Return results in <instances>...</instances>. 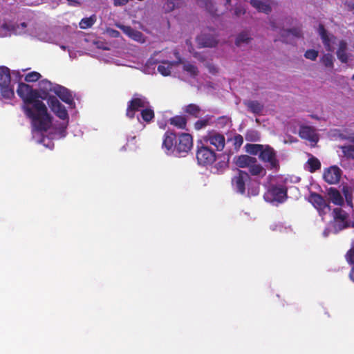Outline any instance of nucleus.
<instances>
[{
    "label": "nucleus",
    "mask_w": 354,
    "mask_h": 354,
    "mask_svg": "<svg viewBox=\"0 0 354 354\" xmlns=\"http://www.w3.org/2000/svg\"><path fill=\"white\" fill-rule=\"evenodd\" d=\"M26 117L31 120L34 130L39 132H46L50 127L59 138H65L67 135V127L69 122L68 112H54L59 120L53 119L48 112H25Z\"/></svg>",
    "instance_id": "f257e3e1"
},
{
    "label": "nucleus",
    "mask_w": 354,
    "mask_h": 354,
    "mask_svg": "<svg viewBox=\"0 0 354 354\" xmlns=\"http://www.w3.org/2000/svg\"><path fill=\"white\" fill-rule=\"evenodd\" d=\"M246 152L252 156H259V159L263 162L269 169L279 170L280 168L279 160L277 158V151L268 145L246 144L245 145Z\"/></svg>",
    "instance_id": "f03ea898"
},
{
    "label": "nucleus",
    "mask_w": 354,
    "mask_h": 354,
    "mask_svg": "<svg viewBox=\"0 0 354 354\" xmlns=\"http://www.w3.org/2000/svg\"><path fill=\"white\" fill-rule=\"evenodd\" d=\"M17 94L23 100L35 108V111H47L45 103L42 102V95L37 90H33L29 85L24 83L19 84Z\"/></svg>",
    "instance_id": "7ed1b4c3"
},
{
    "label": "nucleus",
    "mask_w": 354,
    "mask_h": 354,
    "mask_svg": "<svg viewBox=\"0 0 354 354\" xmlns=\"http://www.w3.org/2000/svg\"><path fill=\"white\" fill-rule=\"evenodd\" d=\"M56 86H58V84H53L50 81L44 80L40 82V91H38V92L43 97L42 101L44 100L47 102V104L51 111H66L55 96L50 95L48 94V92L50 91L54 93V88Z\"/></svg>",
    "instance_id": "20e7f679"
},
{
    "label": "nucleus",
    "mask_w": 354,
    "mask_h": 354,
    "mask_svg": "<svg viewBox=\"0 0 354 354\" xmlns=\"http://www.w3.org/2000/svg\"><path fill=\"white\" fill-rule=\"evenodd\" d=\"M0 93L5 98H11L14 95L13 88L10 84V73L8 68L0 67Z\"/></svg>",
    "instance_id": "39448f33"
},
{
    "label": "nucleus",
    "mask_w": 354,
    "mask_h": 354,
    "mask_svg": "<svg viewBox=\"0 0 354 354\" xmlns=\"http://www.w3.org/2000/svg\"><path fill=\"white\" fill-rule=\"evenodd\" d=\"M193 147V138L187 133H181L177 136L174 151L182 156H186Z\"/></svg>",
    "instance_id": "423d86ee"
},
{
    "label": "nucleus",
    "mask_w": 354,
    "mask_h": 354,
    "mask_svg": "<svg viewBox=\"0 0 354 354\" xmlns=\"http://www.w3.org/2000/svg\"><path fill=\"white\" fill-rule=\"evenodd\" d=\"M196 159L201 165H210L216 160V153L209 147L202 144L197 146Z\"/></svg>",
    "instance_id": "0eeeda50"
},
{
    "label": "nucleus",
    "mask_w": 354,
    "mask_h": 354,
    "mask_svg": "<svg viewBox=\"0 0 354 354\" xmlns=\"http://www.w3.org/2000/svg\"><path fill=\"white\" fill-rule=\"evenodd\" d=\"M250 180L251 178L248 172L238 169L237 174L232 178V185L238 193L244 194L245 185Z\"/></svg>",
    "instance_id": "6e6552de"
},
{
    "label": "nucleus",
    "mask_w": 354,
    "mask_h": 354,
    "mask_svg": "<svg viewBox=\"0 0 354 354\" xmlns=\"http://www.w3.org/2000/svg\"><path fill=\"white\" fill-rule=\"evenodd\" d=\"M309 202L319 212V215L324 216L331 209L330 204L319 194L311 192L309 196Z\"/></svg>",
    "instance_id": "1a4fd4ad"
},
{
    "label": "nucleus",
    "mask_w": 354,
    "mask_h": 354,
    "mask_svg": "<svg viewBox=\"0 0 354 354\" xmlns=\"http://www.w3.org/2000/svg\"><path fill=\"white\" fill-rule=\"evenodd\" d=\"M333 216L334 219V227L337 231L343 230L350 226L348 222V214L340 207L333 209Z\"/></svg>",
    "instance_id": "9d476101"
},
{
    "label": "nucleus",
    "mask_w": 354,
    "mask_h": 354,
    "mask_svg": "<svg viewBox=\"0 0 354 354\" xmlns=\"http://www.w3.org/2000/svg\"><path fill=\"white\" fill-rule=\"evenodd\" d=\"M318 32L327 51L332 52L338 46V41L341 40L328 33L322 25H319Z\"/></svg>",
    "instance_id": "9b49d317"
},
{
    "label": "nucleus",
    "mask_w": 354,
    "mask_h": 354,
    "mask_svg": "<svg viewBox=\"0 0 354 354\" xmlns=\"http://www.w3.org/2000/svg\"><path fill=\"white\" fill-rule=\"evenodd\" d=\"M200 48H212L217 45L218 39L214 32L203 31L196 39Z\"/></svg>",
    "instance_id": "f8f14e48"
},
{
    "label": "nucleus",
    "mask_w": 354,
    "mask_h": 354,
    "mask_svg": "<svg viewBox=\"0 0 354 354\" xmlns=\"http://www.w3.org/2000/svg\"><path fill=\"white\" fill-rule=\"evenodd\" d=\"M204 141L213 145L217 151H222L225 147V138L223 134L217 132L209 133L204 138Z\"/></svg>",
    "instance_id": "ddd939ff"
},
{
    "label": "nucleus",
    "mask_w": 354,
    "mask_h": 354,
    "mask_svg": "<svg viewBox=\"0 0 354 354\" xmlns=\"http://www.w3.org/2000/svg\"><path fill=\"white\" fill-rule=\"evenodd\" d=\"M54 93L65 103L68 104L69 109H75V102L72 93L66 88L59 85L54 88Z\"/></svg>",
    "instance_id": "4468645a"
},
{
    "label": "nucleus",
    "mask_w": 354,
    "mask_h": 354,
    "mask_svg": "<svg viewBox=\"0 0 354 354\" xmlns=\"http://www.w3.org/2000/svg\"><path fill=\"white\" fill-rule=\"evenodd\" d=\"M342 170L337 166H331L326 169L323 174L324 180L330 185H335L339 182Z\"/></svg>",
    "instance_id": "2eb2a0df"
},
{
    "label": "nucleus",
    "mask_w": 354,
    "mask_h": 354,
    "mask_svg": "<svg viewBox=\"0 0 354 354\" xmlns=\"http://www.w3.org/2000/svg\"><path fill=\"white\" fill-rule=\"evenodd\" d=\"M149 102L143 97H134L129 102L127 111H152Z\"/></svg>",
    "instance_id": "dca6fc26"
},
{
    "label": "nucleus",
    "mask_w": 354,
    "mask_h": 354,
    "mask_svg": "<svg viewBox=\"0 0 354 354\" xmlns=\"http://www.w3.org/2000/svg\"><path fill=\"white\" fill-rule=\"evenodd\" d=\"M115 26L122 30V32L131 39L140 43L145 42V38L143 34L136 30H134L131 26H124L121 24H117Z\"/></svg>",
    "instance_id": "f3484780"
},
{
    "label": "nucleus",
    "mask_w": 354,
    "mask_h": 354,
    "mask_svg": "<svg viewBox=\"0 0 354 354\" xmlns=\"http://www.w3.org/2000/svg\"><path fill=\"white\" fill-rule=\"evenodd\" d=\"M299 135L301 138L311 142L317 143L319 141V137L315 129L308 126H301L299 131Z\"/></svg>",
    "instance_id": "a211bd4d"
},
{
    "label": "nucleus",
    "mask_w": 354,
    "mask_h": 354,
    "mask_svg": "<svg viewBox=\"0 0 354 354\" xmlns=\"http://www.w3.org/2000/svg\"><path fill=\"white\" fill-rule=\"evenodd\" d=\"M272 200L278 203H283L287 197V189L284 186H272L269 190Z\"/></svg>",
    "instance_id": "6ab92c4d"
},
{
    "label": "nucleus",
    "mask_w": 354,
    "mask_h": 354,
    "mask_svg": "<svg viewBox=\"0 0 354 354\" xmlns=\"http://www.w3.org/2000/svg\"><path fill=\"white\" fill-rule=\"evenodd\" d=\"M337 57L342 63H347L350 59L351 55L347 53V43L342 40L338 41Z\"/></svg>",
    "instance_id": "aec40b11"
},
{
    "label": "nucleus",
    "mask_w": 354,
    "mask_h": 354,
    "mask_svg": "<svg viewBox=\"0 0 354 354\" xmlns=\"http://www.w3.org/2000/svg\"><path fill=\"white\" fill-rule=\"evenodd\" d=\"M250 3L259 12L267 14L271 12L270 0H250Z\"/></svg>",
    "instance_id": "412c9836"
},
{
    "label": "nucleus",
    "mask_w": 354,
    "mask_h": 354,
    "mask_svg": "<svg viewBox=\"0 0 354 354\" xmlns=\"http://www.w3.org/2000/svg\"><path fill=\"white\" fill-rule=\"evenodd\" d=\"M327 194L329 200L335 205L342 206L344 205V198L340 192L335 188L330 187L327 189Z\"/></svg>",
    "instance_id": "4be33fe9"
},
{
    "label": "nucleus",
    "mask_w": 354,
    "mask_h": 354,
    "mask_svg": "<svg viewBox=\"0 0 354 354\" xmlns=\"http://www.w3.org/2000/svg\"><path fill=\"white\" fill-rule=\"evenodd\" d=\"M177 140V135L173 132H165L162 141V147L167 151L174 150L176 140Z\"/></svg>",
    "instance_id": "5701e85b"
},
{
    "label": "nucleus",
    "mask_w": 354,
    "mask_h": 354,
    "mask_svg": "<svg viewBox=\"0 0 354 354\" xmlns=\"http://www.w3.org/2000/svg\"><path fill=\"white\" fill-rule=\"evenodd\" d=\"M256 158L248 155H241L235 158L234 163L240 168H249L251 164L255 162Z\"/></svg>",
    "instance_id": "b1692460"
},
{
    "label": "nucleus",
    "mask_w": 354,
    "mask_h": 354,
    "mask_svg": "<svg viewBox=\"0 0 354 354\" xmlns=\"http://www.w3.org/2000/svg\"><path fill=\"white\" fill-rule=\"evenodd\" d=\"M181 62L180 60L178 62H169L167 61H162L159 62V65L158 66V71L164 76L169 75L171 73V70L174 67H175L178 63Z\"/></svg>",
    "instance_id": "393cba45"
},
{
    "label": "nucleus",
    "mask_w": 354,
    "mask_h": 354,
    "mask_svg": "<svg viewBox=\"0 0 354 354\" xmlns=\"http://www.w3.org/2000/svg\"><path fill=\"white\" fill-rule=\"evenodd\" d=\"M346 139L353 142V144L341 146L340 149L346 158L354 160V135H351Z\"/></svg>",
    "instance_id": "a878e982"
},
{
    "label": "nucleus",
    "mask_w": 354,
    "mask_h": 354,
    "mask_svg": "<svg viewBox=\"0 0 354 354\" xmlns=\"http://www.w3.org/2000/svg\"><path fill=\"white\" fill-rule=\"evenodd\" d=\"M248 170L250 175L252 176H264L266 174V169H264L261 164L258 163L257 159L255 162L251 164V165L248 168Z\"/></svg>",
    "instance_id": "bb28decb"
},
{
    "label": "nucleus",
    "mask_w": 354,
    "mask_h": 354,
    "mask_svg": "<svg viewBox=\"0 0 354 354\" xmlns=\"http://www.w3.org/2000/svg\"><path fill=\"white\" fill-rule=\"evenodd\" d=\"M342 192L345 198L346 205L353 208V188L348 185H344Z\"/></svg>",
    "instance_id": "cd10ccee"
},
{
    "label": "nucleus",
    "mask_w": 354,
    "mask_h": 354,
    "mask_svg": "<svg viewBox=\"0 0 354 354\" xmlns=\"http://www.w3.org/2000/svg\"><path fill=\"white\" fill-rule=\"evenodd\" d=\"M251 37L248 32H243L240 33L236 39V46L239 48H243L246 46L250 41Z\"/></svg>",
    "instance_id": "c85d7f7f"
},
{
    "label": "nucleus",
    "mask_w": 354,
    "mask_h": 354,
    "mask_svg": "<svg viewBox=\"0 0 354 354\" xmlns=\"http://www.w3.org/2000/svg\"><path fill=\"white\" fill-rule=\"evenodd\" d=\"M169 123L178 129H184L186 128L187 120L181 115H176L169 119Z\"/></svg>",
    "instance_id": "c756f323"
},
{
    "label": "nucleus",
    "mask_w": 354,
    "mask_h": 354,
    "mask_svg": "<svg viewBox=\"0 0 354 354\" xmlns=\"http://www.w3.org/2000/svg\"><path fill=\"white\" fill-rule=\"evenodd\" d=\"M335 58L333 55L326 53L320 58V62L327 68L333 69L334 67Z\"/></svg>",
    "instance_id": "7c9ffc66"
},
{
    "label": "nucleus",
    "mask_w": 354,
    "mask_h": 354,
    "mask_svg": "<svg viewBox=\"0 0 354 354\" xmlns=\"http://www.w3.org/2000/svg\"><path fill=\"white\" fill-rule=\"evenodd\" d=\"M308 170L314 173L321 168V162L316 157L311 156L307 161Z\"/></svg>",
    "instance_id": "2f4dec72"
},
{
    "label": "nucleus",
    "mask_w": 354,
    "mask_h": 354,
    "mask_svg": "<svg viewBox=\"0 0 354 354\" xmlns=\"http://www.w3.org/2000/svg\"><path fill=\"white\" fill-rule=\"evenodd\" d=\"M12 24L0 21V37H6L12 33Z\"/></svg>",
    "instance_id": "473e14b6"
},
{
    "label": "nucleus",
    "mask_w": 354,
    "mask_h": 354,
    "mask_svg": "<svg viewBox=\"0 0 354 354\" xmlns=\"http://www.w3.org/2000/svg\"><path fill=\"white\" fill-rule=\"evenodd\" d=\"M244 104L251 111H261L264 109L263 104L257 100H245Z\"/></svg>",
    "instance_id": "72a5a7b5"
},
{
    "label": "nucleus",
    "mask_w": 354,
    "mask_h": 354,
    "mask_svg": "<svg viewBox=\"0 0 354 354\" xmlns=\"http://www.w3.org/2000/svg\"><path fill=\"white\" fill-rule=\"evenodd\" d=\"M96 21V16L92 15L90 17H86L80 22V27L82 29H86L91 27Z\"/></svg>",
    "instance_id": "f704fd0d"
},
{
    "label": "nucleus",
    "mask_w": 354,
    "mask_h": 354,
    "mask_svg": "<svg viewBox=\"0 0 354 354\" xmlns=\"http://www.w3.org/2000/svg\"><path fill=\"white\" fill-rule=\"evenodd\" d=\"M138 120L142 122H150L154 118V112H140V114L137 115Z\"/></svg>",
    "instance_id": "c9c22d12"
},
{
    "label": "nucleus",
    "mask_w": 354,
    "mask_h": 354,
    "mask_svg": "<svg viewBox=\"0 0 354 354\" xmlns=\"http://www.w3.org/2000/svg\"><path fill=\"white\" fill-rule=\"evenodd\" d=\"M183 70L192 77H194L198 74V70L195 66L189 62H183Z\"/></svg>",
    "instance_id": "e433bc0d"
},
{
    "label": "nucleus",
    "mask_w": 354,
    "mask_h": 354,
    "mask_svg": "<svg viewBox=\"0 0 354 354\" xmlns=\"http://www.w3.org/2000/svg\"><path fill=\"white\" fill-rule=\"evenodd\" d=\"M260 138V134L256 130H249L245 134V140L250 142H257Z\"/></svg>",
    "instance_id": "4c0bfd02"
},
{
    "label": "nucleus",
    "mask_w": 354,
    "mask_h": 354,
    "mask_svg": "<svg viewBox=\"0 0 354 354\" xmlns=\"http://www.w3.org/2000/svg\"><path fill=\"white\" fill-rule=\"evenodd\" d=\"M209 118H205L197 120L194 124L195 129L197 130H200L205 127L209 124Z\"/></svg>",
    "instance_id": "58836bf2"
},
{
    "label": "nucleus",
    "mask_w": 354,
    "mask_h": 354,
    "mask_svg": "<svg viewBox=\"0 0 354 354\" xmlns=\"http://www.w3.org/2000/svg\"><path fill=\"white\" fill-rule=\"evenodd\" d=\"M26 27V24L23 22L19 25L15 26L12 24V33L15 34H22L25 32V28Z\"/></svg>",
    "instance_id": "ea45409f"
},
{
    "label": "nucleus",
    "mask_w": 354,
    "mask_h": 354,
    "mask_svg": "<svg viewBox=\"0 0 354 354\" xmlns=\"http://www.w3.org/2000/svg\"><path fill=\"white\" fill-rule=\"evenodd\" d=\"M155 62L153 61V59H149L145 66L144 67L143 72L146 74H151L154 72L155 67H154Z\"/></svg>",
    "instance_id": "a19ab883"
},
{
    "label": "nucleus",
    "mask_w": 354,
    "mask_h": 354,
    "mask_svg": "<svg viewBox=\"0 0 354 354\" xmlns=\"http://www.w3.org/2000/svg\"><path fill=\"white\" fill-rule=\"evenodd\" d=\"M41 77V75L37 72H31L26 75L25 80L28 82L37 81Z\"/></svg>",
    "instance_id": "79ce46f5"
},
{
    "label": "nucleus",
    "mask_w": 354,
    "mask_h": 354,
    "mask_svg": "<svg viewBox=\"0 0 354 354\" xmlns=\"http://www.w3.org/2000/svg\"><path fill=\"white\" fill-rule=\"evenodd\" d=\"M304 57L308 59L315 61L318 57V51L313 49L308 50L306 51Z\"/></svg>",
    "instance_id": "37998d69"
},
{
    "label": "nucleus",
    "mask_w": 354,
    "mask_h": 354,
    "mask_svg": "<svg viewBox=\"0 0 354 354\" xmlns=\"http://www.w3.org/2000/svg\"><path fill=\"white\" fill-rule=\"evenodd\" d=\"M345 258L349 264L354 266V246L347 251Z\"/></svg>",
    "instance_id": "c03bdc74"
},
{
    "label": "nucleus",
    "mask_w": 354,
    "mask_h": 354,
    "mask_svg": "<svg viewBox=\"0 0 354 354\" xmlns=\"http://www.w3.org/2000/svg\"><path fill=\"white\" fill-rule=\"evenodd\" d=\"M178 0H168L165 4V9L167 12L173 10L177 6Z\"/></svg>",
    "instance_id": "a18cd8bd"
},
{
    "label": "nucleus",
    "mask_w": 354,
    "mask_h": 354,
    "mask_svg": "<svg viewBox=\"0 0 354 354\" xmlns=\"http://www.w3.org/2000/svg\"><path fill=\"white\" fill-rule=\"evenodd\" d=\"M200 110H201V108L194 104H190L187 105L186 106V109H185V111H200Z\"/></svg>",
    "instance_id": "49530a36"
},
{
    "label": "nucleus",
    "mask_w": 354,
    "mask_h": 354,
    "mask_svg": "<svg viewBox=\"0 0 354 354\" xmlns=\"http://www.w3.org/2000/svg\"><path fill=\"white\" fill-rule=\"evenodd\" d=\"M130 0H113V5L115 6H122L128 3Z\"/></svg>",
    "instance_id": "de8ad7c7"
},
{
    "label": "nucleus",
    "mask_w": 354,
    "mask_h": 354,
    "mask_svg": "<svg viewBox=\"0 0 354 354\" xmlns=\"http://www.w3.org/2000/svg\"><path fill=\"white\" fill-rule=\"evenodd\" d=\"M245 9L241 7H238L235 9V15L237 16L243 15L245 13Z\"/></svg>",
    "instance_id": "09e8293b"
},
{
    "label": "nucleus",
    "mask_w": 354,
    "mask_h": 354,
    "mask_svg": "<svg viewBox=\"0 0 354 354\" xmlns=\"http://www.w3.org/2000/svg\"><path fill=\"white\" fill-rule=\"evenodd\" d=\"M109 32L110 35L113 37H118L120 36V32L115 30H113V29L109 30Z\"/></svg>",
    "instance_id": "8fccbe9b"
},
{
    "label": "nucleus",
    "mask_w": 354,
    "mask_h": 354,
    "mask_svg": "<svg viewBox=\"0 0 354 354\" xmlns=\"http://www.w3.org/2000/svg\"><path fill=\"white\" fill-rule=\"evenodd\" d=\"M288 32L290 33H291L292 35H293L294 36H295V37H299L300 36V32L297 29L290 30H288Z\"/></svg>",
    "instance_id": "3c124183"
},
{
    "label": "nucleus",
    "mask_w": 354,
    "mask_h": 354,
    "mask_svg": "<svg viewBox=\"0 0 354 354\" xmlns=\"http://www.w3.org/2000/svg\"><path fill=\"white\" fill-rule=\"evenodd\" d=\"M235 140L236 142L239 143L240 145H241L243 143V137L241 136V135H238L236 136H235Z\"/></svg>",
    "instance_id": "603ef678"
},
{
    "label": "nucleus",
    "mask_w": 354,
    "mask_h": 354,
    "mask_svg": "<svg viewBox=\"0 0 354 354\" xmlns=\"http://www.w3.org/2000/svg\"><path fill=\"white\" fill-rule=\"evenodd\" d=\"M70 5L71 6H80V3L77 0H67Z\"/></svg>",
    "instance_id": "864d4df0"
},
{
    "label": "nucleus",
    "mask_w": 354,
    "mask_h": 354,
    "mask_svg": "<svg viewBox=\"0 0 354 354\" xmlns=\"http://www.w3.org/2000/svg\"><path fill=\"white\" fill-rule=\"evenodd\" d=\"M349 277H350L351 279L354 282V266L351 268V270L349 274Z\"/></svg>",
    "instance_id": "5fc2aeb1"
},
{
    "label": "nucleus",
    "mask_w": 354,
    "mask_h": 354,
    "mask_svg": "<svg viewBox=\"0 0 354 354\" xmlns=\"http://www.w3.org/2000/svg\"><path fill=\"white\" fill-rule=\"evenodd\" d=\"M135 113H136V112H127V115L129 118H133L135 116Z\"/></svg>",
    "instance_id": "6e6d98bb"
},
{
    "label": "nucleus",
    "mask_w": 354,
    "mask_h": 354,
    "mask_svg": "<svg viewBox=\"0 0 354 354\" xmlns=\"http://www.w3.org/2000/svg\"><path fill=\"white\" fill-rule=\"evenodd\" d=\"M270 26L273 30H275L277 28L275 25V21L274 20L270 21Z\"/></svg>",
    "instance_id": "4d7b16f0"
},
{
    "label": "nucleus",
    "mask_w": 354,
    "mask_h": 354,
    "mask_svg": "<svg viewBox=\"0 0 354 354\" xmlns=\"http://www.w3.org/2000/svg\"><path fill=\"white\" fill-rule=\"evenodd\" d=\"M310 116L313 118H315V119H317V120L319 119V118L316 114H312Z\"/></svg>",
    "instance_id": "13d9d810"
},
{
    "label": "nucleus",
    "mask_w": 354,
    "mask_h": 354,
    "mask_svg": "<svg viewBox=\"0 0 354 354\" xmlns=\"http://www.w3.org/2000/svg\"><path fill=\"white\" fill-rule=\"evenodd\" d=\"M61 48H62V49H64V50H65V49H66V46H61Z\"/></svg>",
    "instance_id": "bf43d9fd"
},
{
    "label": "nucleus",
    "mask_w": 354,
    "mask_h": 354,
    "mask_svg": "<svg viewBox=\"0 0 354 354\" xmlns=\"http://www.w3.org/2000/svg\"><path fill=\"white\" fill-rule=\"evenodd\" d=\"M351 8H352V9H354V4H353V5L351 6Z\"/></svg>",
    "instance_id": "052dcab7"
},
{
    "label": "nucleus",
    "mask_w": 354,
    "mask_h": 354,
    "mask_svg": "<svg viewBox=\"0 0 354 354\" xmlns=\"http://www.w3.org/2000/svg\"><path fill=\"white\" fill-rule=\"evenodd\" d=\"M231 0H227V3H230Z\"/></svg>",
    "instance_id": "680f3d73"
},
{
    "label": "nucleus",
    "mask_w": 354,
    "mask_h": 354,
    "mask_svg": "<svg viewBox=\"0 0 354 354\" xmlns=\"http://www.w3.org/2000/svg\"><path fill=\"white\" fill-rule=\"evenodd\" d=\"M352 80H354V74H353V77H352Z\"/></svg>",
    "instance_id": "e2e57ef3"
}]
</instances>
